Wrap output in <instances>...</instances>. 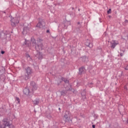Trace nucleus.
<instances>
[{
	"mask_svg": "<svg viewBox=\"0 0 128 128\" xmlns=\"http://www.w3.org/2000/svg\"><path fill=\"white\" fill-rule=\"evenodd\" d=\"M42 40L38 39V44H36V40L34 38H31V42L30 44V40H28L25 39V44L26 46H28L29 48H32V46L34 48L36 51H38V53L36 54V58H38L39 60H42V54L40 52H38V50H44V45L42 44Z\"/></svg>",
	"mask_w": 128,
	"mask_h": 128,
	"instance_id": "nucleus-1",
	"label": "nucleus"
},
{
	"mask_svg": "<svg viewBox=\"0 0 128 128\" xmlns=\"http://www.w3.org/2000/svg\"><path fill=\"white\" fill-rule=\"evenodd\" d=\"M2 125L0 124V128H6V126H10V120L8 118H4L2 120Z\"/></svg>",
	"mask_w": 128,
	"mask_h": 128,
	"instance_id": "nucleus-2",
	"label": "nucleus"
},
{
	"mask_svg": "<svg viewBox=\"0 0 128 128\" xmlns=\"http://www.w3.org/2000/svg\"><path fill=\"white\" fill-rule=\"evenodd\" d=\"M4 37L2 40L4 42H8L10 40V31H6L4 32Z\"/></svg>",
	"mask_w": 128,
	"mask_h": 128,
	"instance_id": "nucleus-3",
	"label": "nucleus"
},
{
	"mask_svg": "<svg viewBox=\"0 0 128 128\" xmlns=\"http://www.w3.org/2000/svg\"><path fill=\"white\" fill-rule=\"evenodd\" d=\"M26 74L25 77V80H28L30 78V76L32 74V69L30 67L27 68L26 69Z\"/></svg>",
	"mask_w": 128,
	"mask_h": 128,
	"instance_id": "nucleus-4",
	"label": "nucleus"
},
{
	"mask_svg": "<svg viewBox=\"0 0 128 128\" xmlns=\"http://www.w3.org/2000/svg\"><path fill=\"white\" fill-rule=\"evenodd\" d=\"M10 20L12 26H16L20 22V20L17 18H11Z\"/></svg>",
	"mask_w": 128,
	"mask_h": 128,
	"instance_id": "nucleus-5",
	"label": "nucleus"
},
{
	"mask_svg": "<svg viewBox=\"0 0 128 128\" xmlns=\"http://www.w3.org/2000/svg\"><path fill=\"white\" fill-rule=\"evenodd\" d=\"M46 26V22L42 20L40 22H39L37 25L36 26L37 28H44Z\"/></svg>",
	"mask_w": 128,
	"mask_h": 128,
	"instance_id": "nucleus-6",
	"label": "nucleus"
},
{
	"mask_svg": "<svg viewBox=\"0 0 128 128\" xmlns=\"http://www.w3.org/2000/svg\"><path fill=\"white\" fill-rule=\"evenodd\" d=\"M28 32H30V27L25 26L23 28V31L22 32V34H24V35L26 34H28Z\"/></svg>",
	"mask_w": 128,
	"mask_h": 128,
	"instance_id": "nucleus-7",
	"label": "nucleus"
},
{
	"mask_svg": "<svg viewBox=\"0 0 128 128\" xmlns=\"http://www.w3.org/2000/svg\"><path fill=\"white\" fill-rule=\"evenodd\" d=\"M30 86H32V90H36L38 89V86L34 82H30Z\"/></svg>",
	"mask_w": 128,
	"mask_h": 128,
	"instance_id": "nucleus-8",
	"label": "nucleus"
},
{
	"mask_svg": "<svg viewBox=\"0 0 128 128\" xmlns=\"http://www.w3.org/2000/svg\"><path fill=\"white\" fill-rule=\"evenodd\" d=\"M23 92L24 94H26V96H28V94H30V90H28V88H26L24 90Z\"/></svg>",
	"mask_w": 128,
	"mask_h": 128,
	"instance_id": "nucleus-9",
	"label": "nucleus"
},
{
	"mask_svg": "<svg viewBox=\"0 0 128 128\" xmlns=\"http://www.w3.org/2000/svg\"><path fill=\"white\" fill-rule=\"evenodd\" d=\"M86 72V69L84 67H82L79 69V74H82Z\"/></svg>",
	"mask_w": 128,
	"mask_h": 128,
	"instance_id": "nucleus-10",
	"label": "nucleus"
},
{
	"mask_svg": "<svg viewBox=\"0 0 128 128\" xmlns=\"http://www.w3.org/2000/svg\"><path fill=\"white\" fill-rule=\"evenodd\" d=\"M118 44V42L117 41L114 42L112 44L111 48H116V46Z\"/></svg>",
	"mask_w": 128,
	"mask_h": 128,
	"instance_id": "nucleus-11",
	"label": "nucleus"
},
{
	"mask_svg": "<svg viewBox=\"0 0 128 128\" xmlns=\"http://www.w3.org/2000/svg\"><path fill=\"white\" fill-rule=\"evenodd\" d=\"M86 45L87 46H88L89 48H92V44L90 43V40H88V42L86 43Z\"/></svg>",
	"mask_w": 128,
	"mask_h": 128,
	"instance_id": "nucleus-12",
	"label": "nucleus"
},
{
	"mask_svg": "<svg viewBox=\"0 0 128 128\" xmlns=\"http://www.w3.org/2000/svg\"><path fill=\"white\" fill-rule=\"evenodd\" d=\"M70 21H66L65 22V24H63V26H64V28H67L66 26H70Z\"/></svg>",
	"mask_w": 128,
	"mask_h": 128,
	"instance_id": "nucleus-13",
	"label": "nucleus"
},
{
	"mask_svg": "<svg viewBox=\"0 0 128 128\" xmlns=\"http://www.w3.org/2000/svg\"><path fill=\"white\" fill-rule=\"evenodd\" d=\"M33 104L34 106H36L37 104H40V100H36L33 101Z\"/></svg>",
	"mask_w": 128,
	"mask_h": 128,
	"instance_id": "nucleus-14",
	"label": "nucleus"
},
{
	"mask_svg": "<svg viewBox=\"0 0 128 128\" xmlns=\"http://www.w3.org/2000/svg\"><path fill=\"white\" fill-rule=\"evenodd\" d=\"M62 80L66 84H68V79L66 78H62Z\"/></svg>",
	"mask_w": 128,
	"mask_h": 128,
	"instance_id": "nucleus-15",
	"label": "nucleus"
},
{
	"mask_svg": "<svg viewBox=\"0 0 128 128\" xmlns=\"http://www.w3.org/2000/svg\"><path fill=\"white\" fill-rule=\"evenodd\" d=\"M86 60H88V58L86 56H83L82 61L83 62H86Z\"/></svg>",
	"mask_w": 128,
	"mask_h": 128,
	"instance_id": "nucleus-16",
	"label": "nucleus"
},
{
	"mask_svg": "<svg viewBox=\"0 0 128 128\" xmlns=\"http://www.w3.org/2000/svg\"><path fill=\"white\" fill-rule=\"evenodd\" d=\"M16 101L18 102V104H20V98L16 97Z\"/></svg>",
	"mask_w": 128,
	"mask_h": 128,
	"instance_id": "nucleus-17",
	"label": "nucleus"
},
{
	"mask_svg": "<svg viewBox=\"0 0 128 128\" xmlns=\"http://www.w3.org/2000/svg\"><path fill=\"white\" fill-rule=\"evenodd\" d=\"M111 13H112V9L110 8L108 10L107 14H111Z\"/></svg>",
	"mask_w": 128,
	"mask_h": 128,
	"instance_id": "nucleus-18",
	"label": "nucleus"
},
{
	"mask_svg": "<svg viewBox=\"0 0 128 128\" xmlns=\"http://www.w3.org/2000/svg\"><path fill=\"white\" fill-rule=\"evenodd\" d=\"M26 58H28V60H32V58H30V55L28 54H26Z\"/></svg>",
	"mask_w": 128,
	"mask_h": 128,
	"instance_id": "nucleus-19",
	"label": "nucleus"
},
{
	"mask_svg": "<svg viewBox=\"0 0 128 128\" xmlns=\"http://www.w3.org/2000/svg\"><path fill=\"white\" fill-rule=\"evenodd\" d=\"M88 86H90V88H92V83H90L88 84Z\"/></svg>",
	"mask_w": 128,
	"mask_h": 128,
	"instance_id": "nucleus-20",
	"label": "nucleus"
},
{
	"mask_svg": "<svg viewBox=\"0 0 128 128\" xmlns=\"http://www.w3.org/2000/svg\"><path fill=\"white\" fill-rule=\"evenodd\" d=\"M66 90H71L72 89L70 88H68V87H66Z\"/></svg>",
	"mask_w": 128,
	"mask_h": 128,
	"instance_id": "nucleus-21",
	"label": "nucleus"
},
{
	"mask_svg": "<svg viewBox=\"0 0 128 128\" xmlns=\"http://www.w3.org/2000/svg\"><path fill=\"white\" fill-rule=\"evenodd\" d=\"M124 70H128V65L124 68Z\"/></svg>",
	"mask_w": 128,
	"mask_h": 128,
	"instance_id": "nucleus-22",
	"label": "nucleus"
},
{
	"mask_svg": "<svg viewBox=\"0 0 128 128\" xmlns=\"http://www.w3.org/2000/svg\"><path fill=\"white\" fill-rule=\"evenodd\" d=\"M64 118H66V120L68 118V115L67 114H65L64 116Z\"/></svg>",
	"mask_w": 128,
	"mask_h": 128,
	"instance_id": "nucleus-23",
	"label": "nucleus"
},
{
	"mask_svg": "<svg viewBox=\"0 0 128 128\" xmlns=\"http://www.w3.org/2000/svg\"><path fill=\"white\" fill-rule=\"evenodd\" d=\"M1 54H4V51H2V52H1Z\"/></svg>",
	"mask_w": 128,
	"mask_h": 128,
	"instance_id": "nucleus-24",
	"label": "nucleus"
},
{
	"mask_svg": "<svg viewBox=\"0 0 128 128\" xmlns=\"http://www.w3.org/2000/svg\"><path fill=\"white\" fill-rule=\"evenodd\" d=\"M92 128H96V126L92 125Z\"/></svg>",
	"mask_w": 128,
	"mask_h": 128,
	"instance_id": "nucleus-25",
	"label": "nucleus"
},
{
	"mask_svg": "<svg viewBox=\"0 0 128 128\" xmlns=\"http://www.w3.org/2000/svg\"><path fill=\"white\" fill-rule=\"evenodd\" d=\"M46 32H47V33L50 32V30H46Z\"/></svg>",
	"mask_w": 128,
	"mask_h": 128,
	"instance_id": "nucleus-26",
	"label": "nucleus"
},
{
	"mask_svg": "<svg viewBox=\"0 0 128 128\" xmlns=\"http://www.w3.org/2000/svg\"><path fill=\"white\" fill-rule=\"evenodd\" d=\"M2 36V34L0 33V38Z\"/></svg>",
	"mask_w": 128,
	"mask_h": 128,
	"instance_id": "nucleus-27",
	"label": "nucleus"
},
{
	"mask_svg": "<svg viewBox=\"0 0 128 128\" xmlns=\"http://www.w3.org/2000/svg\"><path fill=\"white\" fill-rule=\"evenodd\" d=\"M124 88L126 90V87L125 86Z\"/></svg>",
	"mask_w": 128,
	"mask_h": 128,
	"instance_id": "nucleus-28",
	"label": "nucleus"
},
{
	"mask_svg": "<svg viewBox=\"0 0 128 128\" xmlns=\"http://www.w3.org/2000/svg\"><path fill=\"white\" fill-rule=\"evenodd\" d=\"M58 110H60V108H58Z\"/></svg>",
	"mask_w": 128,
	"mask_h": 128,
	"instance_id": "nucleus-29",
	"label": "nucleus"
},
{
	"mask_svg": "<svg viewBox=\"0 0 128 128\" xmlns=\"http://www.w3.org/2000/svg\"><path fill=\"white\" fill-rule=\"evenodd\" d=\"M78 24H80V22H78Z\"/></svg>",
	"mask_w": 128,
	"mask_h": 128,
	"instance_id": "nucleus-30",
	"label": "nucleus"
},
{
	"mask_svg": "<svg viewBox=\"0 0 128 128\" xmlns=\"http://www.w3.org/2000/svg\"><path fill=\"white\" fill-rule=\"evenodd\" d=\"M10 18H12V16H10Z\"/></svg>",
	"mask_w": 128,
	"mask_h": 128,
	"instance_id": "nucleus-31",
	"label": "nucleus"
},
{
	"mask_svg": "<svg viewBox=\"0 0 128 128\" xmlns=\"http://www.w3.org/2000/svg\"><path fill=\"white\" fill-rule=\"evenodd\" d=\"M126 22H128V20H126Z\"/></svg>",
	"mask_w": 128,
	"mask_h": 128,
	"instance_id": "nucleus-32",
	"label": "nucleus"
}]
</instances>
